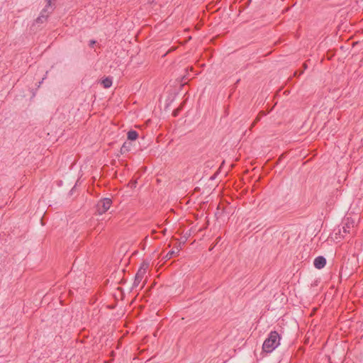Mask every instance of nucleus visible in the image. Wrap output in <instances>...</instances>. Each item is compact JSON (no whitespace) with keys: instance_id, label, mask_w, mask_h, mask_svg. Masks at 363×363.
I'll use <instances>...</instances> for the list:
<instances>
[{"instance_id":"1","label":"nucleus","mask_w":363,"mask_h":363,"mask_svg":"<svg viewBox=\"0 0 363 363\" xmlns=\"http://www.w3.org/2000/svg\"><path fill=\"white\" fill-rule=\"evenodd\" d=\"M280 336L277 331H271L262 345L264 352L270 353L274 351L279 345Z\"/></svg>"},{"instance_id":"2","label":"nucleus","mask_w":363,"mask_h":363,"mask_svg":"<svg viewBox=\"0 0 363 363\" xmlns=\"http://www.w3.org/2000/svg\"><path fill=\"white\" fill-rule=\"evenodd\" d=\"M54 10V6L52 4V0H48L47 4L41 11L39 16L35 21V24H42L47 21L49 15Z\"/></svg>"},{"instance_id":"3","label":"nucleus","mask_w":363,"mask_h":363,"mask_svg":"<svg viewBox=\"0 0 363 363\" xmlns=\"http://www.w3.org/2000/svg\"><path fill=\"white\" fill-rule=\"evenodd\" d=\"M149 267V263L146 262H143L139 269L138 270L135 279L133 284V288H137L140 286V284L143 282V280L147 273V270Z\"/></svg>"},{"instance_id":"4","label":"nucleus","mask_w":363,"mask_h":363,"mask_svg":"<svg viewBox=\"0 0 363 363\" xmlns=\"http://www.w3.org/2000/svg\"><path fill=\"white\" fill-rule=\"evenodd\" d=\"M112 200L109 198H104L100 199L96 206V212L99 215L106 213L111 207Z\"/></svg>"},{"instance_id":"5","label":"nucleus","mask_w":363,"mask_h":363,"mask_svg":"<svg viewBox=\"0 0 363 363\" xmlns=\"http://www.w3.org/2000/svg\"><path fill=\"white\" fill-rule=\"evenodd\" d=\"M326 264V259L323 256H318L314 259L313 265L318 269H323Z\"/></svg>"},{"instance_id":"6","label":"nucleus","mask_w":363,"mask_h":363,"mask_svg":"<svg viewBox=\"0 0 363 363\" xmlns=\"http://www.w3.org/2000/svg\"><path fill=\"white\" fill-rule=\"evenodd\" d=\"M127 137H128V139L130 140H135L138 138V133L135 130H130L128 132Z\"/></svg>"},{"instance_id":"7","label":"nucleus","mask_w":363,"mask_h":363,"mask_svg":"<svg viewBox=\"0 0 363 363\" xmlns=\"http://www.w3.org/2000/svg\"><path fill=\"white\" fill-rule=\"evenodd\" d=\"M179 252V250L178 248H177L176 250L173 249L167 253V255L164 256V258L167 259H169L172 257H173L174 256H175L176 255H177Z\"/></svg>"},{"instance_id":"8","label":"nucleus","mask_w":363,"mask_h":363,"mask_svg":"<svg viewBox=\"0 0 363 363\" xmlns=\"http://www.w3.org/2000/svg\"><path fill=\"white\" fill-rule=\"evenodd\" d=\"M101 84L104 88H109L112 85V79L109 77H106L102 80Z\"/></svg>"},{"instance_id":"9","label":"nucleus","mask_w":363,"mask_h":363,"mask_svg":"<svg viewBox=\"0 0 363 363\" xmlns=\"http://www.w3.org/2000/svg\"><path fill=\"white\" fill-rule=\"evenodd\" d=\"M125 150H128V148H127L125 143L123 145V146L121 147V152H124Z\"/></svg>"},{"instance_id":"10","label":"nucleus","mask_w":363,"mask_h":363,"mask_svg":"<svg viewBox=\"0 0 363 363\" xmlns=\"http://www.w3.org/2000/svg\"><path fill=\"white\" fill-rule=\"evenodd\" d=\"M95 43H96V41H95V40H90V41H89V46H90V47H93V46H94V45Z\"/></svg>"},{"instance_id":"11","label":"nucleus","mask_w":363,"mask_h":363,"mask_svg":"<svg viewBox=\"0 0 363 363\" xmlns=\"http://www.w3.org/2000/svg\"><path fill=\"white\" fill-rule=\"evenodd\" d=\"M47 74H48V72H46L45 76L42 79V81H40L39 82L38 86H40V85L43 83V81L46 78Z\"/></svg>"},{"instance_id":"12","label":"nucleus","mask_w":363,"mask_h":363,"mask_svg":"<svg viewBox=\"0 0 363 363\" xmlns=\"http://www.w3.org/2000/svg\"><path fill=\"white\" fill-rule=\"evenodd\" d=\"M145 281H143V284L140 286V289H143V286H145Z\"/></svg>"}]
</instances>
